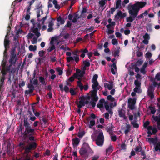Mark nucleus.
Instances as JSON below:
<instances>
[{"mask_svg": "<svg viewBox=\"0 0 160 160\" xmlns=\"http://www.w3.org/2000/svg\"><path fill=\"white\" fill-rule=\"evenodd\" d=\"M4 46L6 49L9 47V41L6 38L4 40Z\"/></svg>", "mask_w": 160, "mask_h": 160, "instance_id": "27", "label": "nucleus"}, {"mask_svg": "<svg viewBox=\"0 0 160 160\" xmlns=\"http://www.w3.org/2000/svg\"><path fill=\"white\" fill-rule=\"evenodd\" d=\"M98 3L100 5V7H103L105 4H106L105 2L103 1H102V0L99 2Z\"/></svg>", "mask_w": 160, "mask_h": 160, "instance_id": "46", "label": "nucleus"}, {"mask_svg": "<svg viewBox=\"0 0 160 160\" xmlns=\"http://www.w3.org/2000/svg\"><path fill=\"white\" fill-rule=\"evenodd\" d=\"M90 119V117H86L85 119L83 121L84 122L87 124L89 123V121Z\"/></svg>", "mask_w": 160, "mask_h": 160, "instance_id": "59", "label": "nucleus"}, {"mask_svg": "<svg viewBox=\"0 0 160 160\" xmlns=\"http://www.w3.org/2000/svg\"><path fill=\"white\" fill-rule=\"evenodd\" d=\"M56 71L58 72V75H61L62 74L63 71L61 69L60 67H58L56 68Z\"/></svg>", "mask_w": 160, "mask_h": 160, "instance_id": "41", "label": "nucleus"}, {"mask_svg": "<svg viewBox=\"0 0 160 160\" xmlns=\"http://www.w3.org/2000/svg\"><path fill=\"white\" fill-rule=\"evenodd\" d=\"M92 99V101H91L90 102V103L92 107L93 108H94L96 106V103L95 102H96V101H94Z\"/></svg>", "mask_w": 160, "mask_h": 160, "instance_id": "54", "label": "nucleus"}, {"mask_svg": "<svg viewBox=\"0 0 160 160\" xmlns=\"http://www.w3.org/2000/svg\"><path fill=\"white\" fill-rule=\"evenodd\" d=\"M149 108L151 110V112L152 114H154L156 112V110L155 108L154 107L152 106H149Z\"/></svg>", "mask_w": 160, "mask_h": 160, "instance_id": "42", "label": "nucleus"}, {"mask_svg": "<svg viewBox=\"0 0 160 160\" xmlns=\"http://www.w3.org/2000/svg\"><path fill=\"white\" fill-rule=\"evenodd\" d=\"M25 131L23 133V140L28 143L25 145V142H20L18 146L25 150L26 153L31 152L32 150H35L37 147V144L35 142V138L33 136L35 133V130L32 128L30 125L24 126Z\"/></svg>", "mask_w": 160, "mask_h": 160, "instance_id": "1", "label": "nucleus"}, {"mask_svg": "<svg viewBox=\"0 0 160 160\" xmlns=\"http://www.w3.org/2000/svg\"><path fill=\"white\" fill-rule=\"evenodd\" d=\"M154 149L155 151H160V142H157L155 144Z\"/></svg>", "mask_w": 160, "mask_h": 160, "instance_id": "25", "label": "nucleus"}, {"mask_svg": "<svg viewBox=\"0 0 160 160\" xmlns=\"http://www.w3.org/2000/svg\"><path fill=\"white\" fill-rule=\"evenodd\" d=\"M135 151L137 154H138V152H141L142 151V148L141 147L137 146L136 147Z\"/></svg>", "mask_w": 160, "mask_h": 160, "instance_id": "40", "label": "nucleus"}, {"mask_svg": "<svg viewBox=\"0 0 160 160\" xmlns=\"http://www.w3.org/2000/svg\"><path fill=\"white\" fill-rule=\"evenodd\" d=\"M136 122L132 121L131 124L133 126V127L134 128H138L139 127V124L136 123Z\"/></svg>", "mask_w": 160, "mask_h": 160, "instance_id": "47", "label": "nucleus"}, {"mask_svg": "<svg viewBox=\"0 0 160 160\" xmlns=\"http://www.w3.org/2000/svg\"><path fill=\"white\" fill-rule=\"evenodd\" d=\"M146 4L144 2H138L133 5L129 4L128 8L130 16L126 18L128 22H132L137 16L140 8H143Z\"/></svg>", "mask_w": 160, "mask_h": 160, "instance_id": "2", "label": "nucleus"}, {"mask_svg": "<svg viewBox=\"0 0 160 160\" xmlns=\"http://www.w3.org/2000/svg\"><path fill=\"white\" fill-rule=\"evenodd\" d=\"M85 132L83 131L81 132H79L78 133V136L80 138H82L85 134Z\"/></svg>", "mask_w": 160, "mask_h": 160, "instance_id": "44", "label": "nucleus"}, {"mask_svg": "<svg viewBox=\"0 0 160 160\" xmlns=\"http://www.w3.org/2000/svg\"><path fill=\"white\" fill-rule=\"evenodd\" d=\"M30 125L28 121V118H25L23 121V126H26Z\"/></svg>", "mask_w": 160, "mask_h": 160, "instance_id": "29", "label": "nucleus"}, {"mask_svg": "<svg viewBox=\"0 0 160 160\" xmlns=\"http://www.w3.org/2000/svg\"><path fill=\"white\" fill-rule=\"evenodd\" d=\"M2 73V76L0 79V82L3 83L4 80L5 79V76L7 74V72H5L3 71V72H1Z\"/></svg>", "mask_w": 160, "mask_h": 160, "instance_id": "28", "label": "nucleus"}, {"mask_svg": "<svg viewBox=\"0 0 160 160\" xmlns=\"http://www.w3.org/2000/svg\"><path fill=\"white\" fill-rule=\"evenodd\" d=\"M32 32L34 33L35 35L38 38L39 37L40 35V33L39 32L38 29V28H33L32 30Z\"/></svg>", "mask_w": 160, "mask_h": 160, "instance_id": "17", "label": "nucleus"}, {"mask_svg": "<svg viewBox=\"0 0 160 160\" xmlns=\"http://www.w3.org/2000/svg\"><path fill=\"white\" fill-rule=\"evenodd\" d=\"M36 75V73L35 72H34L33 73V77L32 79H31L30 80V84H28V88H29L30 90H32L33 91L34 90L35 87L32 84V80H33V79L35 78V76Z\"/></svg>", "mask_w": 160, "mask_h": 160, "instance_id": "14", "label": "nucleus"}, {"mask_svg": "<svg viewBox=\"0 0 160 160\" xmlns=\"http://www.w3.org/2000/svg\"><path fill=\"white\" fill-rule=\"evenodd\" d=\"M85 67H89L90 66V63L89 62V60L87 59L83 62Z\"/></svg>", "mask_w": 160, "mask_h": 160, "instance_id": "38", "label": "nucleus"}, {"mask_svg": "<svg viewBox=\"0 0 160 160\" xmlns=\"http://www.w3.org/2000/svg\"><path fill=\"white\" fill-rule=\"evenodd\" d=\"M79 99L80 101H79V104L78 105V108L80 109L85 105L84 104L85 98L83 97H80Z\"/></svg>", "mask_w": 160, "mask_h": 160, "instance_id": "12", "label": "nucleus"}, {"mask_svg": "<svg viewBox=\"0 0 160 160\" xmlns=\"http://www.w3.org/2000/svg\"><path fill=\"white\" fill-rule=\"evenodd\" d=\"M42 5L40 6H38L37 7V11H36V13L37 14V18H38V21L39 22H42V24H45V20L47 19V14L46 15L42 18L41 19H40L39 18L40 16V12L41 11V14H43V10L42 8L41 7Z\"/></svg>", "mask_w": 160, "mask_h": 160, "instance_id": "7", "label": "nucleus"}, {"mask_svg": "<svg viewBox=\"0 0 160 160\" xmlns=\"http://www.w3.org/2000/svg\"><path fill=\"white\" fill-rule=\"evenodd\" d=\"M54 24L52 21H51L48 22V27L49 28L47 30V31L48 32H52L53 31V26Z\"/></svg>", "mask_w": 160, "mask_h": 160, "instance_id": "15", "label": "nucleus"}, {"mask_svg": "<svg viewBox=\"0 0 160 160\" xmlns=\"http://www.w3.org/2000/svg\"><path fill=\"white\" fill-rule=\"evenodd\" d=\"M143 38L144 39H147L148 40H149L150 38L149 35L147 33H145V35L143 36Z\"/></svg>", "mask_w": 160, "mask_h": 160, "instance_id": "55", "label": "nucleus"}, {"mask_svg": "<svg viewBox=\"0 0 160 160\" xmlns=\"http://www.w3.org/2000/svg\"><path fill=\"white\" fill-rule=\"evenodd\" d=\"M148 141L149 142H152L155 145L158 141V138L157 137L155 138H148Z\"/></svg>", "mask_w": 160, "mask_h": 160, "instance_id": "20", "label": "nucleus"}, {"mask_svg": "<svg viewBox=\"0 0 160 160\" xmlns=\"http://www.w3.org/2000/svg\"><path fill=\"white\" fill-rule=\"evenodd\" d=\"M94 29L93 27H91L90 28H86L85 30L88 32H90L92 31Z\"/></svg>", "mask_w": 160, "mask_h": 160, "instance_id": "61", "label": "nucleus"}, {"mask_svg": "<svg viewBox=\"0 0 160 160\" xmlns=\"http://www.w3.org/2000/svg\"><path fill=\"white\" fill-rule=\"evenodd\" d=\"M95 125V121L94 120H91L90 121V124L89 125V128H92V127Z\"/></svg>", "mask_w": 160, "mask_h": 160, "instance_id": "39", "label": "nucleus"}, {"mask_svg": "<svg viewBox=\"0 0 160 160\" xmlns=\"http://www.w3.org/2000/svg\"><path fill=\"white\" fill-rule=\"evenodd\" d=\"M52 3L54 5L55 8L56 9H59L60 8L59 5L58 4V2L56 0H54L52 1Z\"/></svg>", "mask_w": 160, "mask_h": 160, "instance_id": "32", "label": "nucleus"}, {"mask_svg": "<svg viewBox=\"0 0 160 160\" xmlns=\"http://www.w3.org/2000/svg\"><path fill=\"white\" fill-rule=\"evenodd\" d=\"M112 126L113 125L112 123H109L107 125V126L106 127L105 130L107 132H110L112 130Z\"/></svg>", "mask_w": 160, "mask_h": 160, "instance_id": "21", "label": "nucleus"}, {"mask_svg": "<svg viewBox=\"0 0 160 160\" xmlns=\"http://www.w3.org/2000/svg\"><path fill=\"white\" fill-rule=\"evenodd\" d=\"M25 153L27 154V155L25 157V158L23 160H31L30 157V155H28V153H26L25 152Z\"/></svg>", "mask_w": 160, "mask_h": 160, "instance_id": "63", "label": "nucleus"}, {"mask_svg": "<svg viewBox=\"0 0 160 160\" xmlns=\"http://www.w3.org/2000/svg\"><path fill=\"white\" fill-rule=\"evenodd\" d=\"M92 87L93 89L91 90L89 93H91L90 94V96H88V98L89 99L90 97L92 98V99L96 101H97L98 100V97L97 96L98 90H101L102 89V87L99 85L98 82V85L96 86L92 84Z\"/></svg>", "mask_w": 160, "mask_h": 160, "instance_id": "4", "label": "nucleus"}, {"mask_svg": "<svg viewBox=\"0 0 160 160\" xmlns=\"http://www.w3.org/2000/svg\"><path fill=\"white\" fill-rule=\"evenodd\" d=\"M104 138L102 131L101 130L95 140L96 144L98 146L102 147L103 145Z\"/></svg>", "mask_w": 160, "mask_h": 160, "instance_id": "5", "label": "nucleus"}, {"mask_svg": "<svg viewBox=\"0 0 160 160\" xmlns=\"http://www.w3.org/2000/svg\"><path fill=\"white\" fill-rule=\"evenodd\" d=\"M45 53V52L43 50H41L39 51L38 55L39 56L41 57H42V59L43 60H46V56L44 57V55Z\"/></svg>", "mask_w": 160, "mask_h": 160, "instance_id": "22", "label": "nucleus"}, {"mask_svg": "<svg viewBox=\"0 0 160 160\" xmlns=\"http://www.w3.org/2000/svg\"><path fill=\"white\" fill-rule=\"evenodd\" d=\"M150 122L148 121H146L143 124V127L145 128H146L147 127H148V126L150 124Z\"/></svg>", "mask_w": 160, "mask_h": 160, "instance_id": "57", "label": "nucleus"}, {"mask_svg": "<svg viewBox=\"0 0 160 160\" xmlns=\"http://www.w3.org/2000/svg\"><path fill=\"white\" fill-rule=\"evenodd\" d=\"M118 113L119 116L121 117L124 116L125 113L123 112L122 109L118 111Z\"/></svg>", "mask_w": 160, "mask_h": 160, "instance_id": "48", "label": "nucleus"}, {"mask_svg": "<svg viewBox=\"0 0 160 160\" xmlns=\"http://www.w3.org/2000/svg\"><path fill=\"white\" fill-rule=\"evenodd\" d=\"M119 52L120 51L119 50H115L113 52V55L115 57L116 56H118Z\"/></svg>", "mask_w": 160, "mask_h": 160, "instance_id": "49", "label": "nucleus"}, {"mask_svg": "<svg viewBox=\"0 0 160 160\" xmlns=\"http://www.w3.org/2000/svg\"><path fill=\"white\" fill-rule=\"evenodd\" d=\"M6 62H3V61L2 62V64L1 65V67L2 68V69H1V72H3V71L5 72H11L14 73L16 71V69L15 67H10L9 68L10 70H8V66L6 67Z\"/></svg>", "mask_w": 160, "mask_h": 160, "instance_id": "6", "label": "nucleus"}, {"mask_svg": "<svg viewBox=\"0 0 160 160\" xmlns=\"http://www.w3.org/2000/svg\"><path fill=\"white\" fill-rule=\"evenodd\" d=\"M72 144L73 147H77L80 142V139L76 137L72 140Z\"/></svg>", "mask_w": 160, "mask_h": 160, "instance_id": "13", "label": "nucleus"}, {"mask_svg": "<svg viewBox=\"0 0 160 160\" xmlns=\"http://www.w3.org/2000/svg\"><path fill=\"white\" fill-rule=\"evenodd\" d=\"M77 79H78V81H77V85L80 88V89H82V78H81V77H79Z\"/></svg>", "mask_w": 160, "mask_h": 160, "instance_id": "24", "label": "nucleus"}, {"mask_svg": "<svg viewBox=\"0 0 160 160\" xmlns=\"http://www.w3.org/2000/svg\"><path fill=\"white\" fill-rule=\"evenodd\" d=\"M28 117L29 118V120L32 121H34L36 118V117L34 115L32 116H28Z\"/></svg>", "mask_w": 160, "mask_h": 160, "instance_id": "60", "label": "nucleus"}, {"mask_svg": "<svg viewBox=\"0 0 160 160\" xmlns=\"http://www.w3.org/2000/svg\"><path fill=\"white\" fill-rule=\"evenodd\" d=\"M42 121L43 122V123L45 127L48 125V121L46 119L43 118L42 119Z\"/></svg>", "mask_w": 160, "mask_h": 160, "instance_id": "51", "label": "nucleus"}, {"mask_svg": "<svg viewBox=\"0 0 160 160\" xmlns=\"http://www.w3.org/2000/svg\"><path fill=\"white\" fill-rule=\"evenodd\" d=\"M32 109L33 111L34 112V113L36 117H39L40 116V113L39 112L34 111V110L35 109L34 108L32 107Z\"/></svg>", "mask_w": 160, "mask_h": 160, "instance_id": "50", "label": "nucleus"}, {"mask_svg": "<svg viewBox=\"0 0 160 160\" xmlns=\"http://www.w3.org/2000/svg\"><path fill=\"white\" fill-rule=\"evenodd\" d=\"M134 84L136 87H141V83L140 81H138L137 79L135 80Z\"/></svg>", "mask_w": 160, "mask_h": 160, "instance_id": "36", "label": "nucleus"}, {"mask_svg": "<svg viewBox=\"0 0 160 160\" xmlns=\"http://www.w3.org/2000/svg\"><path fill=\"white\" fill-rule=\"evenodd\" d=\"M127 14L126 13H123L121 11H119L115 15V18H116L118 19L119 18L118 17H120V18L122 19L124 17H126Z\"/></svg>", "mask_w": 160, "mask_h": 160, "instance_id": "11", "label": "nucleus"}, {"mask_svg": "<svg viewBox=\"0 0 160 160\" xmlns=\"http://www.w3.org/2000/svg\"><path fill=\"white\" fill-rule=\"evenodd\" d=\"M70 92L71 95H74L76 94V92L75 90L72 88H71Z\"/></svg>", "mask_w": 160, "mask_h": 160, "instance_id": "58", "label": "nucleus"}, {"mask_svg": "<svg viewBox=\"0 0 160 160\" xmlns=\"http://www.w3.org/2000/svg\"><path fill=\"white\" fill-rule=\"evenodd\" d=\"M17 60V58H14L12 57H10V59L9 60V62L10 63V64L9 66L8 69V70H10L9 68L10 67H15V65L16 63V61Z\"/></svg>", "mask_w": 160, "mask_h": 160, "instance_id": "10", "label": "nucleus"}, {"mask_svg": "<svg viewBox=\"0 0 160 160\" xmlns=\"http://www.w3.org/2000/svg\"><path fill=\"white\" fill-rule=\"evenodd\" d=\"M88 152L92 154L94 153L88 144L87 143H84L82 147L79 151L80 155V157H81L80 160H86L88 156Z\"/></svg>", "mask_w": 160, "mask_h": 160, "instance_id": "3", "label": "nucleus"}, {"mask_svg": "<svg viewBox=\"0 0 160 160\" xmlns=\"http://www.w3.org/2000/svg\"><path fill=\"white\" fill-rule=\"evenodd\" d=\"M136 99L135 98L133 99L129 98L128 101V108L132 110L134 109L135 104L136 103Z\"/></svg>", "mask_w": 160, "mask_h": 160, "instance_id": "9", "label": "nucleus"}, {"mask_svg": "<svg viewBox=\"0 0 160 160\" xmlns=\"http://www.w3.org/2000/svg\"><path fill=\"white\" fill-rule=\"evenodd\" d=\"M143 63V61L142 60H139L136 62V63L133 65L137 66H139L142 65Z\"/></svg>", "mask_w": 160, "mask_h": 160, "instance_id": "37", "label": "nucleus"}, {"mask_svg": "<svg viewBox=\"0 0 160 160\" xmlns=\"http://www.w3.org/2000/svg\"><path fill=\"white\" fill-rule=\"evenodd\" d=\"M72 25V23L70 21H68L67 22V24L65 25V27L68 28H70Z\"/></svg>", "mask_w": 160, "mask_h": 160, "instance_id": "62", "label": "nucleus"}, {"mask_svg": "<svg viewBox=\"0 0 160 160\" xmlns=\"http://www.w3.org/2000/svg\"><path fill=\"white\" fill-rule=\"evenodd\" d=\"M155 78L158 81H160V72H158L156 74Z\"/></svg>", "mask_w": 160, "mask_h": 160, "instance_id": "64", "label": "nucleus"}, {"mask_svg": "<svg viewBox=\"0 0 160 160\" xmlns=\"http://www.w3.org/2000/svg\"><path fill=\"white\" fill-rule=\"evenodd\" d=\"M82 89H80L81 91H82L83 89L85 91H87L88 89V84H86L84 86L83 85V84H82Z\"/></svg>", "mask_w": 160, "mask_h": 160, "instance_id": "43", "label": "nucleus"}, {"mask_svg": "<svg viewBox=\"0 0 160 160\" xmlns=\"http://www.w3.org/2000/svg\"><path fill=\"white\" fill-rule=\"evenodd\" d=\"M57 21L58 22H60L61 25L64 24L65 22L64 19L62 18L61 16L59 17L57 19Z\"/></svg>", "mask_w": 160, "mask_h": 160, "instance_id": "33", "label": "nucleus"}, {"mask_svg": "<svg viewBox=\"0 0 160 160\" xmlns=\"http://www.w3.org/2000/svg\"><path fill=\"white\" fill-rule=\"evenodd\" d=\"M155 88L152 85H150L148 88L147 91L148 95L150 98L151 99H152L154 97V92Z\"/></svg>", "mask_w": 160, "mask_h": 160, "instance_id": "8", "label": "nucleus"}, {"mask_svg": "<svg viewBox=\"0 0 160 160\" xmlns=\"http://www.w3.org/2000/svg\"><path fill=\"white\" fill-rule=\"evenodd\" d=\"M37 46L36 45L33 46L32 45H30L29 46V50L30 51H35L37 49Z\"/></svg>", "mask_w": 160, "mask_h": 160, "instance_id": "31", "label": "nucleus"}, {"mask_svg": "<svg viewBox=\"0 0 160 160\" xmlns=\"http://www.w3.org/2000/svg\"><path fill=\"white\" fill-rule=\"evenodd\" d=\"M121 1L117 0L116 1V5L115 6V8L117 9L119 8H121Z\"/></svg>", "mask_w": 160, "mask_h": 160, "instance_id": "35", "label": "nucleus"}, {"mask_svg": "<svg viewBox=\"0 0 160 160\" xmlns=\"http://www.w3.org/2000/svg\"><path fill=\"white\" fill-rule=\"evenodd\" d=\"M55 47L54 45H52L51 47H50L47 50L48 52H51L54 49H55Z\"/></svg>", "mask_w": 160, "mask_h": 160, "instance_id": "52", "label": "nucleus"}, {"mask_svg": "<svg viewBox=\"0 0 160 160\" xmlns=\"http://www.w3.org/2000/svg\"><path fill=\"white\" fill-rule=\"evenodd\" d=\"M132 67L134 69H135V72L138 73L140 71V69L138 67V66H135L134 65H132Z\"/></svg>", "mask_w": 160, "mask_h": 160, "instance_id": "53", "label": "nucleus"}, {"mask_svg": "<svg viewBox=\"0 0 160 160\" xmlns=\"http://www.w3.org/2000/svg\"><path fill=\"white\" fill-rule=\"evenodd\" d=\"M98 77V75L95 74L94 75L92 79V82L93 83L92 84H94V85L95 86L98 85V82L97 80Z\"/></svg>", "mask_w": 160, "mask_h": 160, "instance_id": "16", "label": "nucleus"}, {"mask_svg": "<svg viewBox=\"0 0 160 160\" xmlns=\"http://www.w3.org/2000/svg\"><path fill=\"white\" fill-rule=\"evenodd\" d=\"M152 118L155 121L157 122L158 129L159 130H160V121L159 119H158V117H155L154 115L152 116Z\"/></svg>", "mask_w": 160, "mask_h": 160, "instance_id": "18", "label": "nucleus"}, {"mask_svg": "<svg viewBox=\"0 0 160 160\" xmlns=\"http://www.w3.org/2000/svg\"><path fill=\"white\" fill-rule=\"evenodd\" d=\"M133 91L135 92H138V93H141L142 92V90L141 89L140 87H136L133 89Z\"/></svg>", "mask_w": 160, "mask_h": 160, "instance_id": "30", "label": "nucleus"}, {"mask_svg": "<svg viewBox=\"0 0 160 160\" xmlns=\"http://www.w3.org/2000/svg\"><path fill=\"white\" fill-rule=\"evenodd\" d=\"M107 99L111 102H113L115 100L114 98L111 95L108 96Z\"/></svg>", "mask_w": 160, "mask_h": 160, "instance_id": "45", "label": "nucleus"}, {"mask_svg": "<svg viewBox=\"0 0 160 160\" xmlns=\"http://www.w3.org/2000/svg\"><path fill=\"white\" fill-rule=\"evenodd\" d=\"M112 43L114 45H117L118 44V41L116 39H113L112 40Z\"/></svg>", "mask_w": 160, "mask_h": 160, "instance_id": "56", "label": "nucleus"}, {"mask_svg": "<svg viewBox=\"0 0 160 160\" xmlns=\"http://www.w3.org/2000/svg\"><path fill=\"white\" fill-rule=\"evenodd\" d=\"M126 129L124 131V133L126 135H127L131 130V126L129 124H127L126 123Z\"/></svg>", "mask_w": 160, "mask_h": 160, "instance_id": "19", "label": "nucleus"}, {"mask_svg": "<svg viewBox=\"0 0 160 160\" xmlns=\"http://www.w3.org/2000/svg\"><path fill=\"white\" fill-rule=\"evenodd\" d=\"M113 150L112 146L111 145H109L106 150V154H109L112 152Z\"/></svg>", "mask_w": 160, "mask_h": 160, "instance_id": "26", "label": "nucleus"}, {"mask_svg": "<svg viewBox=\"0 0 160 160\" xmlns=\"http://www.w3.org/2000/svg\"><path fill=\"white\" fill-rule=\"evenodd\" d=\"M36 0H31L29 2H28L29 5L27 8V12L28 13L30 14V10L31 8V6L35 2Z\"/></svg>", "mask_w": 160, "mask_h": 160, "instance_id": "23", "label": "nucleus"}, {"mask_svg": "<svg viewBox=\"0 0 160 160\" xmlns=\"http://www.w3.org/2000/svg\"><path fill=\"white\" fill-rule=\"evenodd\" d=\"M39 80L42 85H46L45 78L43 77L40 76L39 78Z\"/></svg>", "mask_w": 160, "mask_h": 160, "instance_id": "34", "label": "nucleus"}]
</instances>
